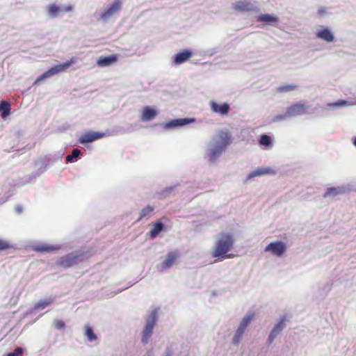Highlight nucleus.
<instances>
[{"label": "nucleus", "mask_w": 356, "mask_h": 356, "mask_svg": "<svg viewBox=\"0 0 356 356\" xmlns=\"http://www.w3.org/2000/svg\"><path fill=\"white\" fill-rule=\"evenodd\" d=\"M192 56V52L191 51L188 49H184L180 52H178L174 58V62L175 64H181L186 60H188L189 58H191Z\"/></svg>", "instance_id": "obj_17"}, {"label": "nucleus", "mask_w": 356, "mask_h": 356, "mask_svg": "<svg viewBox=\"0 0 356 356\" xmlns=\"http://www.w3.org/2000/svg\"><path fill=\"white\" fill-rule=\"evenodd\" d=\"M23 349L21 347H17L13 353H10L7 356H22Z\"/></svg>", "instance_id": "obj_34"}, {"label": "nucleus", "mask_w": 356, "mask_h": 356, "mask_svg": "<svg viewBox=\"0 0 356 356\" xmlns=\"http://www.w3.org/2000/svg\"><path fill=\"white\" fill-rule=\"evenodd\" d=\"M157 115L156 111L149 106H146L143 108L140 120L143 122H147L154 120Z\"/></svg>", "instance_id": "obj_15"}, {"label": "nucleus", "mask_w": 356, "mask_h": 356, "mask_svg": "<svg viewBox=\"0 0 356 356\" xmlns=\"http://www.w3.org/2000/svg\"><path fill=\"white\" fill-rule=\"evenodd\" d=\"M193 119H189V118H181V119H176L171 120L168 123L166 124L165 127L168 128L170 127H175L178 126H184L187 124H189L190 122H193Z\"/></svg>", "instance_id": "obj_21"}, {"label": "nucleus", "mask_w": 356, "mask_h": 356, "mask_svg": "<svg viewBox=\"0 0 356 356\" xmlns=\"http://www.w3.org/2000/svg\"><path fill=\"white\" fill-rule=\"evenodd\" d=\"M76 62V58L72 57L67 61L56 65L51 68H49L47 71L44 72L40 76H39L36 80L35 81L33 85L38 84L42 80L47 79L48 77L54 76L58 73L65 72L72 65H73Z\"/></svg>", "instance_id": "obj_3"}, {"label": "nucleus", "mask_w": 356, "mask_h": 356, "mask_svg": "<svg viewBox=\"0 0 356 356\" xmlns=\"http://www.w3.org/2000/svg\"><path fill=\"white\" fill-rule=\"evenodd\" d=\"M81 154V151L79 149H74L71 154L66 156L65 161L67 162H74Z\"/></svg>", "instance_id": "obj_30"}, {"label": "nucleus", "mask_w": 356, "mask_h": 356, "mask_svg": "<svg viewBox=\"0 0 356 356\" xmlns=\"http://www.w3.org/2000/svg\"><path fill=\"white\" fill-rule=\"evenodd\" d=\"M258 21L265 22H276L277 18L269 14H261L258 17Z\"/></svg>", "instance_id": "obj_26"}, {"label": "nucleus", "mask_w": 356, "mask_h": 356, "mask_svg": "<svg viewBox=\"0 0 356 356\" xmlns=\"http://www.w3.org/2000/svg\"><path fill=\"white\" fill-rule=\"evenodd\" d=\"M233 8L237 11L249 12L254 10L255 6L250 1H238L233 5Z\"/></svg>", "instance_id": "obj_14"}, {"label": "nucleus", "mask_w": 356, "mask_h": 356, "mask_svg": "<svg viewBox=\"0 0 356 356\" xmlns=\"http://www.w3.org/2000/svg\"><path fill=\"white\" fill-rule=\"evenodd\" d=\"M154 209V207L150 205L143 208L140 213V216L138 219V221L141 220L143 218L147 216H149L153 212Z\"/></svg>", "instance_id": "obj_28"}, {"label": "nucleus", "mask_w": 356, "mask_h": 356, "mask_svg": "<svg viewBox=\"0 0 356 356\" xmlns=\"http://www.w3.org/2000/svg\"><path fill=\"white\" fill-rule=\"evenodd\" d=\"M316 37L326 42H332L334 39L332 33L327 29H323L316 33Z\"/></svg>", "instance_id": "obj_19"}, {"label": "nucleus", "mask_w": 356, "mask_h": 356, "mask_svg": "<svg viewBox=\"0 0 356 356\" xmlns=\"http://www.w3.org/2000/svg\"><path fill=\"white\" fill-rule=\"evenodd\" d=\"M84 253H70L63 257H59L56 261V265L64 268H69L74 265L83 261Z\"/></svg>", "instance_id": "obj_4"}, {"label": "nucleus", "mask_w": 356, "mask_h": 356, "mask_svg": "<svg viewBox=\"0 0 356 356\" xmlns=\"http://www.w3.org/2000/svg\"><path fill=\"white\" fill-rule=\"evenodd\" d=\"M54 323L56 328L58 330L63 329L65 327V322L63 320H60V319L55 320Z\"/></svg>", "instance_id": "obj_35"}, {"label": "nucleus", "mask_w": 356, "mask_h": 356, "mask_svg": "<svg viewBox=\"0 0 356 356\" xmlns=\"http://www.w3.org/2000/svg\"><path fill=\"white\" fill-rule=\"evenodd\" d=\"M234 238L229 234H222L215 243L212 250V257L218 258L217 261H221L225 258H230L231 254L227 253L233 248Z\"/></svg>", "instance_id": "obj_1"}, {"label": "nucleus", "mask_w": 356, "mask_h": 356, "mask_svg": "<svg viewBox=\"0 0 356 356\" xmlns=\"http://www.w3.org/2000/svg\"><path fill=\"white\" fill-rule=\"evenodd\" d=\"M119 58L117 54H111L108 56H100L97 60V64L99 67H108L115 63Z\"/></svg>", "instance_id": "obj_12"}, {"label": "nucleus", "mask_w": 356, "mask_h": 356, "mask_svg": "<svg viewBox=\"0 0 356 356\" xmlns=\"http://www.w3.org/2000/svg\"><path fill=\"white\" fill-rule=\"evenodd\" d=\"M104 136V134L95 132V131H89L84 134H83L79 138V141L81 144L92 143L96 140L102 138Z\"/></svg>", "instance_id": "obj_11"}, {"label": "nucleus", "mask_w": 356, "mask_h": 356, "mask_svg": "<svg viewBox=\"0 0 356 356\" xmlns=\"http://www.w3.org/2000/svg\"><path fill=\"white\" fill-rule=\"evenodd\" d=\"M11 248V245L6 241L0 239V251L6 250Z\"/></svg>", "instance_id": "obj_36"}, {"label": "nucleus", "mask_w": 356, "mask_h": 356, "mask_svg": "<svg viewBox=\"0 0 356 356\" xmlns=\"http://www.w3.org/2000/svg\"><path fill=\"white\" fill-rule=\"evenodd\" d=\"M275 173V170L271 168H258L252 172H251L248 178L251 179L257 176H261L264 175L270 174L274 175Z\"/></svg>", "instance_id": "obj_22"}, {"label": "nucleus", "mask_w": 356, "mask_h": 356, "mask_svg": "<svg viewBox=\"0 0 356 356\" xmlns=\"http://www.w3.org/2000/svg\"><path fill=\"white\" fill-rule=\"evenodd\" d=\"M286 118H288L286 116V113L285 115H277L275 116V121H281V120H285Z\"/></svg>", "instance_id": "obj_39"}, {"label": "nucleus", "mask_w": 356, "mask_h": 356, "mask_svg": "<svg viewBox=\"0 0 356 356\" xmlns=\"http://www.w3.org/2000/svg\"><path fill=\"white\" fill-rule=\"evenodd\" d=\"M209 106L213 113H218L222 116L227 115L230 111V106L227 103L219 104L214 101H211L209 102Z\"/></svg>", "instance_id": "obj_8"}, {"label": "nucleus", "mask_w": 356, "mask_h": 356, "mask_svg": "<svg viewBox=\"0 0 356 356\" xmlns=\"http://www.w3.org/2000/svg\"><path fill=\"white\" fill-rule=\"evenodd\" d=\"M166 356H171V350L169 348L166 350Z\"/></svg>", "instance_id": "obj_40"}, {"label": "nucleus", "mask_w": 356, "mask_h": 356, "mask_svg": "<svg viewBox=\"0 0 356 356\" xmlns=\"http://www.w3.org/2000/svg\"><path fill=\"white\" fill-rule=\"evenodd\" d=\"M259 144L266 147H272L273 145L271 138L266 134H261L260 136Z\"/></svg>", "instance_id": "obj_23"}, {"label": "nucleus", "mask_w": 356, "mask_h": 356, "mask_svg": "<svg viewBox=\"0 0 356 356\" xmlns=\"http://www.w3.org/2000/svg\"><path fill=\"white\" fill-rule=\"evenodd\" d=\"M347 102L345 100H339L334 103L328 104L329 106H341L346 105Z\"/></svg>", "instance_id": "obj_37"}, {"label": "nucleus", "mask_w": 356, "mask_h": 356, "mask_svg": "<svg viewBox=\"0 0 356 356\" xmlns=\"http://www.w3.org/2000/svg\"><path fill=\"white\" fill-rule=\"evenodd\" d=\"M298 88L297 85L295 84H290V85H286L280 86L277 88V91L280 92H287L290 91H293L296 90Z\"/></svg>", "instance_id": "obj_32"}, {"label": "nucleus", "mask_w": 356, "mask_h": 356, "mask_svg": "<svg viewBox=\"0 0 356 356\" xmlns=\"http://www.w3.org/2000/svg\"><path fill=\"white\" fill-rule=\"evenodd\" d=\"M253 314L246 315L243 320L241 321L238 328L242 329L243 330H245L246 327L251 322L253 318Z\"/></svg>", "instance_id": "obj_29"}, {"label": "nucleus", "mask_w": 356, "mask_h": 356, "mask_svg": "<svg viewBox=\"0 0 356 356\" xmlns=\"http://www.w3.org/2000/svg\"><path fill=\"white\" fill-rule=\"evenodd\" d=\"M214 147L210 150V161L214 162L231 144L232 138L229 133L220 131L213 138Z\"/></svg>", "instance_id": "obj_2"}, {"label": "nucleus", "mask_w": 356, "mask_h": 356, "mask_svg": "<svg viewBox=\"0 0 356 356\" xmlns=\"http://www.w3.org/2000/svg\"><path fill=\"white\" fill-rule=\"evenodd\" d=\"M179 257L178 252H169L161 264V270H166L171 268L176 262V260Z\"/></svg>", "instance_id": "obj_10"}, {"label": "nucleus", "mask_w": 356, "mask_h": 356, "mask_svg": "<svg viewBox=\"0 0 356 356\" xmlns=\"http://www.w3.org/2000/svg\"><path fill=\"white\" fill-rule=\"evenodd\" d=\"M286 245L281 241H276L270 243L265 248V252H269L273 255L281 257L286 251Z\"/></svg>", "instance_id": "obj_5"}, {"label": "nucleus", "mask_w": 356, "mask_h": 356, "mask_svg": "<svg viewBox=\"0 0 356 356\" xmlns=\"http://www.w3.org/2000/svg\"><path fill=\"white\" fill-rule=\"evenodd\" d=\"M10 104L6 101H2L0 102V111L2 112L1 115L3 117L7 116L10 113Z\"/></svg>", "instance_id": "obj_25"}, {"label": "nucleus", "mask_w": 356, "mask_h": 356, "mask_svg": "<svg viewBox=\"0 0 356 356\" xmlns=\"http://www.w3.org/2000/svg\"><path fill=\"white\" fill-rule=\"evenodd\" d=\"M51 303V300H41L35 305V309H43Z\"/></svg>", "instance_id": "obj_33"}, {"label": "nucleus", "mask_w": 356, "mask_h": 356, "mask_svg": "<svg viewBox=\"0 0 356 356\" xmlns=\"http://www.w3.org/2000/svg\"><path fill=\"white\" fill-rule=\"evenodd\" d=\"M15 211L17 213V214H20L22 213L23 211V207L20 204H18V205H16L15 207Z\"/></svg>", "instance_id": "obj_38"}, {"label": "nucleus", "mask_w": 356, "mask_h": 356, "mask_svg": "<svg viewBox=\"0 0 356 356\" xmlns=\"http://www.w3.org/2000/svg\"><path fill=\"white\" fill-rule=\"evenodd\" d=\"M72 10V6H67L63 8H60L54 3L49 4L47 6V13L51 17L58 16L59 12L66 13Z\"/></svg>", "instance_id": "obj_13"}, {"label": "nucleus", "mask_w": 356, "mask_h": 356, "mask_svg": "<svg viewBox=\"0 0 356 356\" xmlns=\"http://www.w3.org/2000/svg\"><path fill=\"white\" fill-rule=\"evenodd\" d=\"M121 0H115L114 3L101 14L102 19L107 20L108 18L115 15L121 9Z\"/></svg>", "instance_id": "obj_9"}, {"label": "nucleus", "mask_w": 356, "mask_h": 356, "mask_svg": "<svg viewBox=\"0 0 356 356\" xmlns=\"http://www.w3.org/2000/svg\"><path fill=\"white\" fill-rule=\"evenodd\" d=\"M244 332H245V330L238 327V329L236 332V334L232 339V343L234 345H238L239 343V342L242 339V337L243 335Z\"/></svg>", "instance_id": "obj_31"}, {"label": "nucleus", "mask_w": 356, "mask_h": 356, "mask_svg": "<svg viewBox=\"0 0 356 356\" xmlns=\"http://www.w3.org/2000/svg\"><path fill=\"white\" fill-rule=\"evenodd\" d=\"M156 322V319L155 314H152L147 320L145 327L142 333L141 341L143 344H146L148 342L149 339L151 337Z\"/></svg>", "instance_id": "obj_6"}, {"label": "nucleus", "mask_w": 356, "mask_h": 356, "mask_svg": "<svg viewBox=\"0 0 356 356\" xmlns=\"http://www.w3.org/2000/svg\"><path fill=\"white\" fill-rule=\"evenodd\" d=\"M307 108L304 104H294L287 108L286 116L291 118L303 115L306 113Z\"/></svg>", "instance_id": "obj_7"}, {"label": "nucleus", "mask_w": 356, "mask_h": 356, "mask_svg": "<svg viewBox=\"0 0 356 356\" xmlns=\"http://www.w3.org/2000/svg\"><path fill=\"white\" fill-rule=\"evenodd\" d=\"M85 336L88 338L89 341H93L97 339V336L94 333L92 327L89 325L85 326Z\"/></svg>", "instance_id": "obj_27"}, {"label": "nucleus", "mask_w": 356, "mask_h": 356, "mask_svg": "<svg viewBox=\"0 0 356 356\" xmlns=\"http://www.w3.org/2000/svg\"><path fill=\"white\" fill-rule=\"evenodd\" d=\"M284 318H282L280 322L275 325L268 337V341L269 343H272L277 334L283 330L284 326Z\"/></svg>", "instance_id": "obj_20"}, {"label": "nucleus", "mask_w": 356, "mask_h": 356, "mask_svg": "<svg viewBox=\"0 0 356 356\" xmlns=\"http://www.w3.org/2000/svg\"><path fill=\"white\" fill-rule=\"evenodd\" d=\"M153 228H152L148 232V236L151 238H156L159 234L163 230L164 225L161 221H157L156 222L152 223Z\"/></svg>", "instance_id": "obj_18"}, {"label": "nucleus", "mask_w": 356, "mask_h": 356, "mask_svg": "<svg viewBox=\"0 0 356 356\" xmlns=\"http://www.w3.org/2000/svg\"><path fill=\"white\" fill-rule=\"evenodd\" d=\"M33 250L37 252H51L60 249L59 245H52L49 244H40L33 245Z\"/></svg>", "instance_id": "obj_16"}, {"label": "nucleus", "mask_w": 356, "mask_h": 356, "mask_svg": "<svg viewBox=\"0 0 356 356\" xmlns=\"http://www.w3.org/2000/svg\"><path fill=\"white\" fill-rule=\"evenodd\" d=\"M353 144L356 147V138H355L354 141H353Z\"/></svg>", "instance_id": "obj_42"}, {"label": "nucleus", "mask_w": 356, "mask_h": 356, "mask_svg": "<svg viewBox=\"0 0 356 356\" xmlns=\"http://www.w3.org/2000/svg\"><path fill=\"white\" fill-rule=\"evenodd\" d=\"M343 192V190L341 188L330 187L327 189L325 194L323 195V197H334L342 193Z\"/></svg>", "instance_id": "obj_24"}, {"label": "nucleus", "mask_w": 356, "mask_h": 356, "mask_svg": "<svg viewBox=\"0 0 356 356\" xmlns=\"http://www.w3.org/2000/svg\"><path fill=\"white\" fill-rule=\"evenodd\" d=\"M173 188H166L165 191H171Z\"/></svg>", "instance_id": "obj_41"}]
</instances>
